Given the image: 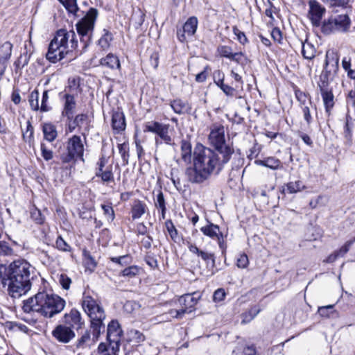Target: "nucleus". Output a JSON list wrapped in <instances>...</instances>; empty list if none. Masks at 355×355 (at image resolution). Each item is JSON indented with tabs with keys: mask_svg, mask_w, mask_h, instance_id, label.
<instances>
[{
	"mask_svg": "<svg viewBox=\"0 0 355 355\" xmlns=\"http://www.w3.org/2000/svg\"><path fill=\"white\" fill-rule=\"evenodd\" d=\"M33 272L34 268L23 259L15 260L8 266L1 263L0 283L12 298H19L31 289Z\"/></svg>",
	"mask_w": 355,
	"mask_h": 355,
	"instance_id": "1",
	"label": "nucleus"
},
{
	"mask_svg": "<svg viewBox=\"0 0 355 355\" xmlns=\"http://www.w3.org/2000/svg\"><path fill=\"white\" fill-rule=\"evenodd\" d=\"M218 153L201 144H198L193 153V166L186 169L185 174L192 183H202L209 176L221 171Z\"/></svg>",
	"mask_w": 355,
	"mask_h": 355,
	"instance_id": "2",
	"label": "nucleus"
},
{
	"mask_svg": "<svg viewBox=\"0 0 355 355\" xmlns=\"http://www.w3.org/2000/svg\"><path fill=\"white\" fill-rule=\"evenodd\" d=\"M65 306L66 301L60 296L42 291L24 300L22 309L28 313L35 312L44 318H52L60 313Z\"/></svg>",
	"mask_w": 355,
	"mask_h": 355,
	"instance_id": "3",
	"label": "nucleus"
},
{
	"mask_svg": "<svg viewBox=\"0 0 355 355\" xmlns=\"http://www.w3.org/2000/svg\"><path fill=\"white\" fill-rule=\"evenodd\" d=\"M78 46L76 35L73 31L58 30L49 45L46 59L53 63L63 59Z\"/></svg>",
	"mask_w": 355,
	"mask_h": 355,
	"instance_id": "4",
	"label": "nucleus"
},
{
	"mask_svg": "<svg viewBox=\"0 0 355 355\" xmlns=\"http://www.w3.org/2000/svg\"><path fill=\"white\" fill-rule=\"evenodd\" d=\"M84 311L91 320V327L93 329V336L97 339L101 334V329L104 330L103 320L105 314L101 303L89 295H84L82 301Z\"/></svg>",
	"mask_w": 355,
	"mask_h": 355,
	"instance_id": "5",
	"label": "nucleus"
},
{
	"mask_svg": "<svg viewBox=\"0 0 355 355\" xmlns=\"http://www.w3.org/2000/svg\"><path fill=\"white\" fill-rule=\"evenodd\" d=\"M98 14L97 9L91 8L76 25L80 43L83 44V49H85L92 42Z\"/></svg>",
	"mask_w": 355,
	"mask_h": 355,
	"instance_id": "6",
	"label": "nucleus"
},
{
	"mask_svg": "<svg viewBox=\"0 0 355 355\" xmlns=\"http://www.w3.org/2000/svg\"><path fill=\"white\" fill-rule=\"evenodd\" d=\"M351 21L347 14L338 15L331 16L327 20H325L322 25V31L324 34H330L331 33L345 32L350 27Z\"/></svg>",
	"mask_w": 355,
	"mask_h": 355,
	"instance_id": "7",
	"label": "nucleus"
},
{
	"mask_svg": "<svg viewBox=\"0 0 355 355\" xmlns=\"http://www.w3.org/2000/svg\"><path fill=\"white\" fill-rule=\"evenodd\" d=\"M67 153L61 155L64 163H69L73 160L80 159L84 161V145L80 136L73 135L69 139L67 145Z\"/></svg>",
	"mask_w": 355,
	"mask_h": 355,
	"instance_id": "8",
	"label": "nucleus"
},
{
	"mask_svg": "<svg viewBox=\"0 0 355 355\" xmlns=\"http://www.w3.org/2000/svg\"><path fill=\"white\" fill-rule=\"evenodd\" d=\"M169 128L170 125L168 124H164L157 121H149L144 125V131L145 132L154 133L159 138H155L156 145L161 144L159 139L166 144H171L172 139L168 134Z\"/></svg>",
	"mask_w": 355,
	"mask_h": 355,
	"instance_id": "9",
	"label": "nucleus"
},
{
	"mask_svg": "<svg viewBox=\"0 0 355 355\" xmlns=\"http://www.w3.org/2000/svg\"><path fill=\"white\" fill-rule=\"evenodd\" d=\"M200 298V295L196 293L185 294L181 296L178 300V303L181 307L175 311V317L176 318H182L186 313L192 312Z\"/></svg>",
	"mask_w": 355,
	"mask_h": 355,
	"instance_id": "10",
	"label": "nucleus"
},
{
	"mask_svg": "<svg viewBox=\"0 0 355 355\" xmlns=\"http://www.w3.org/2000/svg\"><path fill=\"white\" fill-rule=\"evenodd\" d=\"M198 21L196 17H190L182 28L177 30V37L180 42H185L193 36L197 30Z\"/></svg>",
	"mask_w": 355,
	"mask_h": 355,
	"instance_id": "11",
	"label": "nucleus"
},
{
	"mask_svg": "<svg viewBox=\"0 0 355 355\" xmlns=\"http://www.w3.org/2000/svg\"><path fill=\"white\" fill-rule=\"evenodd\" d=\"M339 58L334 51H328L326 53L324 67L321 73L331 79L338 69Z\"/></svg>",
	"mask_w": 355,
	"mask_h": 355,
	"instance_id": "12",
	"label": "nucleus"
},
{
	"mask_svg": "<svg viewBox=\"0 0 355 355\" xmlns=\"http://www.w3.org/2000/svg\"><path fill=\"white\" fill-rule=\"evenodd\" d=\"M59 96L60 99L64 102L62 116L67 117L68 120L71 121L73 119V115L76 107L75 94L61 92Z\"/></svg>",
	"mask_w": 355,
	"mask_h": 355,
	"instance_id": "13",
	"label": "nucleus"
},
{
	"mask_svg": "<svg viewBox=\"0 0 355 355\" xmlns=\"http://www.w3.org/2000/svg\"><path fill=\"white\" fill-rule=\"evenodd\" d=\"M200 231L204 235L209 236L211 239L217 240L220 249L224 250L225 248L223 234L220 231L218 225L209 222L208 225L200 228Z\"/></svg>",
	"mask_w": 355,
	"mask_h": 355,
	"instance_id": "14",
	"label": "nucleus"
},
{
	"mask_svg": "<svg viewBox=\"0 0 355 355\" xmlns=\"http://www.w3.org/2000/svg\"><path fill=\"white\" fill-rule=\"evenodd\" d=\"M52 335L57 340L63 343H68L76 336L72 329L65 324L58 325L53 330Z\"/></svg>",
	"mask_w": 355,
	"mask_h": 355,
	"instance_id": "15",
	"label": "nucleus"
},
{
	"mask_svg": "<svg viewBox=\"0 0 355 355\" xmlns=\"http://www.w3.org/2000/svg\"><path fill=\"white\" fill-rule=\"evenodd\" d=\"M355 130V113L350 114L349 112L345 115L343 135L345 138V143L347 146L352 144L353 132Z\"/></svg>",
	"mask_w": 355,
	"mask_h": 355,
	"instance_id": "16",
	"label": "nucleus"
},
{
	"mask_svg": "<svg viewBox=\"0 0 355 355\" xmlns=\"http://www.w3.org/2000/svg\"><path fill=\"white\" fill-rule=\"evenodd\" d=\"M208 139L211 145L214 148L226 144L224 126L220 124H214L211 127V131Z\"/></svg>",
	"mask_w": 355,
	"mask_h": 355,
	"instance_id": "17",
	"label": "nucleus"
},
{
	"mask_svg": "<svg viewBox=\"0 0 355 355\" xmlns=\"http://www.w3.org/2000/svg\"><path fill=\"white\" fill-rule=\"evenodd\" d=\"M218 53L221 57L228 58L238 64H245L247 58L242 52L233 53L230 46L222 45L218 47Z\"/></svg>",
	"mask_w": 355,
	"mask_h": 355,
	"instance_id": "18",
	"label": "nucleus"
},
{
	"mask_svg": "<svg viewBox=\"0 0 355 355\" xmlns=\"http://www.w3.org/2000/svg\"><path fill=\"white\" fill-rule=\"evenodd\" d=\"M308 17L314 26H319L320 21L325 12V9L316 1H309Z\"/></svg>",
	"mask_w": 355,
	"mask_h": 355,
	"instance_id": "19",
	"label": "nucleus"
},
{
	"mask_svg": "<svg viewBox=\"0 0 355 355\" xmlns=\"http://www.w3.org/2000/svg\"><path fill=\"white\" fill-rule=\"evenodd\" d=\"M63 322L71 329H80L84 324L80 313L76 309H72L69 313H66L63 317Z\"/></svg>",
	"mask_w": 355,
	"mask_h": 355,
	"instance_id": "20",
	"label": "nucleus"
},
{
	"mask_svg": "<svg viewBox=\"0 0 355 355\" xmlns=\"http://www.w3.org/2000/svg\"><path fill=\"white\" fill-rule=\"evenodd\" d=\"M215 149L218 155H220L221 156V157H219V164L221 169H223L225 164L230 160L232 155L234 153V150L231 145L227 144L216 147Z\"/></svg>",
	"mask_w": 355,
	"mask_h": 355,
	"instance_id": "21",
	"label": "nucleus"
},
{
	"mask_svg": "<svg viewBox=\"0 0 355 355\" xmlns=\"http://www.w3.org/2000/svg\"><path fill=\"white\" fill-rule=\"evenodd\" d=\"M108 345L104 343H101L98 347V352L103 355H117L119 347L120 341L117 340H107Z\"/></svg>",
	"mask_w": 355,
	"mask_h": 355,
	"instance_id": "22",
	"label": "nucleus"
},
{
	"mask_svg": "<svg viewBox=\"0 0 355 355\" xmlns=\"http://www.w3.org/2000/svg\"><path fill=\"white\" fill-rule=\"evenodd\" d=\"M123 331L117 320H112L107 326V340L121 341Z\"/></svg>",
	"mask_w": 355,
	"mask_h": 355,
	"instance_id": "23",
	"label": "nucleus"
},
{
	"mask_svg": "<svg viewBox=\"0 0 355 355\" xmlns=\"http://www.w3.org/2000/svg\"><path fill=\"white\" fill-rule=\"evenodd\" d=\"M320 92L322 96L325 112L328 115H329L335 104L334 96L333 94L332 89L329 88L324 90H320Z\"/></svg>",
	"mask_w": 355,
	"mask_h": 355,
	"instance_id": "24",
	"label": "nucleus"
},
{
	"mask_svg": "<svg viewBox=\"0 0 355 355\" xmlns=\"http://www.w3.org/2000/svg\"><path fill=\"white\" fill-rule=\"evenodd\" d=\"M112 126L117 132L123 131L125 128V116L121 112H115L112 116Z\"/></svg>",
	"mask_w": 355,
	"mask_h": 355,
	"instance_id": "25",
	"label": "nucleus"
},
{
	"mask_svg": "<svg viewBox=\"0 0 355 355\" xmlns=\"http://www.w3.org/2000/svg\"><path fill=\"white\" fill-rule=\"evenodd\" d=\"M171 107L178 114H183L190 112L191 107L187 101L181 99H175L171 102Z\"/></svg>",
	"mask_w": 355,
	"mask_h": 355,
	"instance_id": "26",
	"label": "nucleus"
},
{
	"mask_svg": "<svg viewBox=\"0 0 355 355\" xmlns=\"http://www.w3.org/2000/svg\"><path fill=\"white\" fill-rule=\"evenodd\" d=\"M146 205L139 200L134 201L131 209L132 218L133 220L140 218L146 212Z\"/></svg>",
	"mask_w": 355,
	"mask_h": 355,
	"instance_id": "27",
	"label": "nucleus"
},
{
	"mask_svg": "<svg viewBox=\"0 0 355 355\" xmlns=\"http://www.w3.org/2000/svg\"><path fill=\"white\" fill-rule=\"evenodd\" d=\"M254 164L257 166H263L275 170L280 166L281 162L274 157H268L264 159H256Z\"/></svg>",
	"mask_w": 355,
	"mask_h": 355,
	"instance_id": "28",
	"label": "nucleus"
},
{
	"mask_svg": "<svg viewBox=\"0 0 355 355\" xmlns=\"http://www.w3.org/2000/svg\"><path fill=\"white\" fill-rule=\"evenodd\" d=\"M187 246L191 253L201 257L205 261L211 259L212 262L214 263L215 257L214 254L200 250L195 244L190 242L187 243Z\"/></svg>",
	"mask_w": 355,
	"mask_h": 355,
	"instance_id": "29",
	"label": "nucleus"
},
{
	"mask_svg": "<svg viewBox=\"0 0 355 355\" xmlns=\"http://www.w3.org/2000/svg\"><path fill=\"white\" fill-rule=\"evenodd\" d=\"M42 131L44 139L50 142L53 141L58 136L55 126L51 123H44L42 127Z\"/></svg>",
	"mask_w": 355,
	"mask_h": 355,
	"instance_id": "30",
	"label": "nucleus"
},
{
	"mask_svg": "<svg viewBox=\"0 0 355 355\" xmlns=\"http://www.w3.org/2000/svg\"><path fill=\"white\" fill-rule=\"evenodd\" d=\"M181 157L186 163H190L191 161V144L189 141L182 140L181 142Z\"/></svg>",
	"mask_w": 355,
	"mask_h": 355,
	"instance_id": "31",
	"label": "nucleus"
},
{
	"mask_svg": "<svg viewBox=\"0 0 355 355\" xmlns=\"http://www.w3.org/2000/svg\"><path fill=\"white\" fill-rule=\"evenodd\" d=\"M306 188V186L301 180H296L288 182L284 188V191L292 194L300 192Z\"/></svg>",
	"mask_w": 355,
	"mask_h": 355,
	"instance_id": "32",
	"label": "nucleus"
},
{
	"mask_svg": "<svg viewBox=\"0 0 355 355\" xmlns=\"http://www.w3.org/2000/svg\"><path fill=\"white\" fill-rule=\"evenodd\" d=\"M302 54L305 59L312 60L315 56L316 49L311 43L306 40L304 42H302Z\"/></svg>",
	"mask_w": 355,
	"mask_h": 355,
	"instance_id": "33",
	"label": "nucleus"
},
{
	"mask_svg": "<svg viewBox=\"0 0 355 355\" xmlns=\"http://www.w3.org/2000/svg\"><path fill=\"white\" fill-rule=\"evenodd\" d=\"M101 64L110 69H119L120 67L118 57L112 53H109L105 58L101 59Z\"/></svg>",
	"mask_w": 355,
	"mask_h": 355,
	"instance_id": "34",
	"label": "nucleus"
},
{
	"mask_svg": "<svg viewBox=\"0 0 355 355\" xmlns=\"http://www.w3.org/2000/svg\"><path fill=\"white\" fill-rule=\"evenodd\" d=\"M261 311L259 306H251L248 311L242 314V323H248L252 321Z\"/></svg>",
	"mask_w": 355,
	"mask_h": 355,
	"instance_id": "35",
	"label": "nucleus"
},
{
	"mask_svg": "<svg viewBox=\"0 0 355 355\" xmlns=\"http://www.w3.org/2000/svg\"><path fill=\"white\" fill-rule=\"evenodd\" d=\"M296 98L300 103V108L303 106L312 105L311 98L309 94H306L300 89L295 92Z\"/></svg>",
	"mask_w": 355,
	"mask_h": 355,
	"instance_id": "36",
	"label": "nucleus"
},
{
	"mask_svg": "<svg viewBox=\"0 0 355 355\" xmlns=\"http://www.w3.org/2000/svg\"><path fill=\"white\" fill-rule=\"evenodd\" d=\"M112 40V34L109 31L104 29L103 35L98 40V45L103 50H107L110 48Z\"/></svg>",
	"mask_w": 355,
	"mask_h": 355,
	"instance_id": "37",
	"label": "nucleus"
},
{
	"mask_svg": "<svg viewBox=\"0 0 355 355\" xmlns=\"http://www.w3.org/2000/svg\"><path fill=\"white\" fill-rule=\"evenodd\" d=\"M83 263L86 269L92 272L96 267L97 263L95 259L92 257L89 252L84 250L83 252Z\"/></svg>",
	"mask_w": 355,
	"mask_h": 355,
	"instance_id": "38",
	"label": "nucleus"
},
{
	"mask_svg": "<svg viewBox=\"0 0 355 355\" xmlns=\"http://www.w3.org/2000/svg\"><path fill=\"white\" fill-rule=\"evenodd\" d=\"M12 44L6 42L0 46V60L8 61L12 54Z\"/></svg>",
	"mask_w": 355,
	"mask_h": 355,
	"instance_id": "39",
	"label": "nucleus"
},
{
	"mask_svg": "<svg viewBox=\"0 0 355 355\" xmlns=\"http://www.w3.org/2000/svg\"><path fill=\"white\" fill-rule=\"evenodd\" d=\"M79 78L76 77L69 78L68 80V85L64 89L63 93H71L77 95V92L79 88Z\"/></svg>",
	"mask_w": 355,
	"mask_h": 355,
	"instance_id": "40",
	"label": "nucleus"
},
{
	"mask_svg": "<svg viewBox=\"0 0 355 355\" xmlns=\"http://www.w3.org/2000/svg\"><path fill=\"white\" fill-rule=\"evenodd\" d=\"M30 55L27 53L21 54L20 56L15 61L14 66L15 67V71L17 73L23 67L26 66L29 62Z\"/></svg>",
	"mask_w": 355,
	"mask_h": 355,
	"instance_id": "41",
	"label": "nucleus"
},
{
	"mask_svg": "<svg viewBox=\"0 0 355 355\" xmlns=\"http://www.w3.org/2000/svg\"><path fill=\"white\" fill-rule=\"evenodd\" d=\"M318 313L321 317L328 318L336 314V311L334 309V305H327L319 307Z\"/></svg>",
	"mask_w": 355,
	"mask_h": 355,
	"instance_id": "42",
	"label": "nucleus"
},
{
	"mask_svg": "<svg viewBox=\"0 0 355 355\" xmlns=\"http://www.w3.org/2000/svg\"><path fill=\"white\" fill-rule=\"evenodd\" d=\"M28 102L31 109L34 111L40 110L39 92L37 89L33 90L29 95Z\"/></svg>",
	"mask_w": 355,
	"mask_h": 355,
	"instance_id": "43",
	"label": "nucleus"
},
{
	"mask_svg": "<svg viewBox=\"0 0 355 355\" xmlns=\"http://www.w3.org/2000/svg\"><path fill=\"white\" fill-rule=\"evenodd\" d=\"M66 8V10L72 14H76L78 10L77 0H58Z\"/></svg>",
	"mask_w": 355,
	"mask_h": 355,
	"instance_id": "44",
	"label": "nucleus"
},
{
	"mask_svg": "<svg viewBox=\"0 0 355 355\" xmlns=\"http://www.w3.org/2000/svg\"><path fill=\"white\" fill-rule=\"evenodd\" d=\"M91 341L90 333L86 331L82 336L77 340L76 347L78 348H85L89 345Z\"/></svg>",
	"mask_w": 355,
	"mask_h": 355,
	"instance_id": "45",
	"label": "nucleus"
},
{
	"mask_svg": "<svg viewBox=\"0 0 355 355\" xmlns=\"http://www.w3.org/2000/svg\"><path fill=\"white\" fill-rule=\"evenodd\" d=\"M14 255L13 249L6 241H0V257H11Z\"/></svg>",
	"mask_w": 355,
	"mask_h": 355,
	"instance_id": "46",
	"label": "nucleus"
},
{
	"mask_svg": "<svg viewBox=\"0 0 355 355\" xmlns=\"http://www.w3.org/2000/svg\"><path fill=\"white\" fill-rule=\"evenodd\" d=\"M119 153L123 159V164H128V158H129V146L128 144L123 143L119 144L118 146Z\"/></svg>",
	"mask_w": 355,
	"mask_h": 355,
	"instance_id": "47",
	"label": "nucleus"
},
{
	"mask_svg": "<svg viewBox=\"0 0 355 355\" xmlns=\"http://www.w3.org/2000/svg\"><path fill=\"white\" fill-rule=\"evenodd\" d=\"M34 129L31 122L27 121L26 129L23 132L22 137L26 142L31 143L33 138Z\"/></svg>",
	"mask_w": 355,
	"mask_h": 355,
	"instance_id": "48",
	"label": "nucleus"
},
{
	"mask_svg": "<svg viewBox=\"0 0 355 355\" xmlns=\"http://www.w3.org/2000/svg\"><path fill=\"white\" fill-rule=\"evenodd\" d=\"M49 99V91L45 90L42 94V98L41 101V105L40 106V110L42 112H48L51 110V106L48 104Z\"/></svg>",
	"mask_w": 355,
	"mask_h": 355,
	"instance_id": "49",
	"label": "nucleus"
},
{
	"mask_svg": "<svg viewBox=\"0 0 355 355\" xmlns=\"http://www.w3.org/2000/svg\"><path fill=\"white\" fill-rule=\"evenodd\" d=\"M31 218L39 225H42L44 222V216L42 215L40 210L37 208L33 209L31 211Z\"/></svg>",
	"mask_w": 355,
	"mask_h": 355,
	"instance_id": "50",
	"label": "nucleus"
},
{
	"mask_svg": "<svg viewBox=\"0 0 355 355\" xmlns=\"http://www.w3.org/2000/svg\"><path fill=\"white\" fill-rule=\"evenodd\" d=\"M101 207L103 210V214L105 218L108 221H113L114 219L115 215L114 211L112 207L110 205H102Z\"/></svg>",
	"mask_w": 355,
	"mask_h": 355,
	"instance_id": "51",
	"label": "nucleus"
},
{
	"mask_svg": "<svg viewBox=\"0 0 355 355\" xmlns=\"http://www.w3.org/2000/svg\"><path fill=\"white\" fill-rule=\"evenodd\" d=\"M139 268H138L136 266H132L123 270L122 275L124 277L132 278L136 276L139 273Z\"/></svg>",
	"mask_w": 355,
	"mask_h": 355,
	"instance_id": "52",
	"label": "nucleus"
},
{
	"mask_svg": "<svg viewBox=\"0 0 355 355\" xmlns=\"http://www.w3.org/2000/svg\"><path fill=\"white\" fill-rule=\"evenodd\" d=\"M311 107H313V105L309 106H303V107L301 108L303 118L308 125H309L313 122V116L311 114Z\"/></svg>",
	"mask_w": 355,
	"mask_h": 355,
	"instance_id": "53",
	"label": "nucleus"
},
{
	"mask_svg": "<svg viewBox=\"0 0 355 355\" xmlns=\"http://www.w3.org/2000/svg\"><path fill=\"white\" fill-rule=\"evenodd\" d=\"M155 206L160 209H166V202L164 198L163 193L159 191L155 200Z\"/></svg>",
	"mask_w": 355,
	"mask_h": 355,
	"instance_id": "54",
	"label": "nucleus"
},
{
	"mask_svg": "<svg viewBox=\"0 0 355 355\" xmlns=\"http://www.w3.org/2000/svg\"><path fill=\"white\" fill-rule=\"evenodd\" d=\"M97 177H101L102 181L109 182L114 180V175L112 170H105L102 173H96Z\"/></svg>",
	"mask_w": 355,
	"mask_h": 355,
	"instance_id": "55",
	"label": "nucleus"
},
{
	"mask_svg": "<svg viewBox=\"0 0 355 355\" xmlns=\"http://www.w3.org/2000/svg\"><path fill=\"white\" fill-rule=\"evenodd\" d=\"M233 33L236 36L237 40L243 45L245 44L248 40L245 34L240 31L237 27H233Z\"/></svg>",
	"mask_w": 355,
	"mask_h": 355,
	"instance_id": "56",
	"label": "nucleus"
},
{
	"mask_svg": "<svg viewBox=\"0 0 355 355\" xmlns=\"http://www.w3.org/2000/svg\"><path fill=\"white\" fill-rule=\"evenodd\" d=\"M249 264L248 257L245 254H241L236 259V266L239 268H245Z\"/></svg>",
	"mask_w": 355,
	"mask_h": 355,
	"instance_id": "57",
	"label": "nucleus"
},
{
	"mask_svg": "<svg viewBox=\"0 0 355 355\" xmlns=\"http://www.w3.org/2000/svg\"><path fill=\"white\" fill-rule=\"evenodd\" d=\"M165 225L170 236L173 240H175L178 235V231L173 222L171 220H168L165 222Z\"/></svg>",
	"mask_w": 355,
	"mask_h": 355,
	"instance_id": "58",
	"label": "nucleus"
},
{
	"mask_svg": "<svg viewBox=\"0 0 355 355\" xmlns=\"http://www.w3.org/2000/svg\"><path fill=\"white\" fill-rule=\"evenodd\" d=\"M130 338L135 342L139 343L145 340L144 335L138 330L132 329L130 331Z\"/></svg>",
	"mask_w": 355,
	"mask_h": 355,
	"instance_id": "59",
	"label": "nucleus"
},
{
	"mask_svg": "<svg viewBox=\"0 0 355 355\" xmlns=\"http://www.w3.org/2000/svg\"><path fill=\"white\" fill-rule=\"evenodd\" d=\"M329 80H330V78H328L326 76V74H322V73L320 74V80L318 83L320 90L329 89Z\"/></svg>",
	"mask_w": 355,
	"mask_h": 355,
	"instance_id": "60",
	"label": "nucleus"
},
{
	"mask_svg": "<svg viewBox=\"0 0 355 355\" xmlns=\"http://www.w3.org/2000/svg\"><path fill=\"white\" fill-rule=\"evenodd\" d=\"M59 283L65 290H69L71 284V279L65 274H61L59 277Z\"/></svg>",
	"mask_w": 355,
	"mask_h": 355,
	"instance_id": "61",
	"label": "nucleus"
},
{
	"mask_svg": "<svg viewBox=\"0 0 355 355\" xmlns=\"http://www.w3.org/2000/svg\"><path fill=\"white\" fill-rule=\"evenodd\" d=\"M42 156L46 161H49L53 157V153L51 150L48 149L44 144H41Z\"/></svg>",
	"mask_w": 355,
	"mask_h": 355,
	"instance_id": "62",
	"label": "nucleus"
},
{
	"mask_svg": "<svg viewBox=\"0 0 355 355\" xmlns=\"http://www.w3.org/2000/svg\"><path fill=\"white\" fill-rule=\"evenodd\" d=\"M56 248L62 251L67 252L70 250L69 245L65 242V241L60 236H59L55 241Z\"/></svg>",
	"mask_w": 355,
	"mask_h": 355,
	"instance_id": "63",
	"label": "nucleus"
},
{
	"mask_svg": "<svg viewBox=\"0 0 355 355\" xmlns=\"http://www.w3.org/2000/svg\"><path fill=\"white\" fill-rule=\"evenodd\" d=\"M225 297V291L222 288H219L216 290L214 293V300L215 302H220L223 300H224Z\"/></svg>",
	"mask_w": 355,
	"mask_h": 355,
	"instance_id": "64",
	"label": "nucleus"
}]
</instances>
